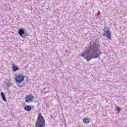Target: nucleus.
Segmentation results:
<instances>
[{"label": "nucleus", "mask_w": 127, "mask_h": 127, "mask_svg": "<svg viewBox=\"0 0 127 127\" xmlns=\"http://www.w3.org/2000/svg\"><path fill=\"white\" fill-rule=\"evenodd\" d=\"M99 49H100V46L96 44H91L86 50H84L81 56L87 61H90L94 58H98L103 54L102 52L99 51Z\"/></svg>", "instance_id": "nucleus-1"}, {"label": "nucleus", "mask_w": 127, "mask_h": 127, "mask_svg": "<svg viewBox=\"0 0 127 127\" xmlns=\"http://www.w3.org/2000/svg\"><path fill=\"white\" fill-rule=\"evenodd\" d=\"M46 125V123L45 122L44 118H43V116H42V114H41V113H39L36 122L35 127H45Z\"/></svg>", "instance_id": "nucleus-2"}, {"label": "nucleus", "mask_w": 127, "mask_h": 127, "mask_svg": "<svg viewBox=\"0 0 127 127\" xmlns=\"http://www.w3.org/2000/svg\"><path fill=\"white\" fill-rule=\"evenodd\" d=\"M25 76L22 74H19L15 77V81L18 87H22L20 84L24 81Z\"/></svg>", "instance_id": "nucleus-3"}, {"label": "nucleus", "mask_w": 127, "mask_h": 127, "mask_svg": "<svg viewBox=\"0 0 127 127\" xmlns=\"http://www.w3.org/2000/svg\"><path fill=\"white\" fill-rule=\"evenodd\" d=\"M26 103H31L34 100V96L32 95H26L25 97Z\"/></svg>", "instance_id": "nucleus-4"}, {"label": "nucleus", "mask_w": 127, "mask_h": 127, "mask_svg": "<svg viewBox=\"0 0 127 127\" xmlns=\"http://www.w3.org/2000/svg\"><path fill=\"white\" fill-rule=\"evenodd\" d=\"M105 33H106V34H105V36H106L108 39H111V38H112V36L111 35V32L110 30H106Z\"/></svg>", "instance_id": "nucleus-5"}, {"label": "nucleus", "mask_w": 127, "mask_h": 127, "mask_svg": "<svg viewBox=\"0 0 127 127\" xmlns=\"http://www.w3.org/2000/svg\"><path fill=\"white\" fill-rule=\"evenodd\" d=\"M90 122H91V119L89 118H84L83 119V122L84 124H89Z\"/></svg>", "instance_id": "nucleus-6"}, {"label": "nucleus", "mask_w": 127, "mask_h": 127, "mask_svg": "<svg viewBox=\"0 0 127 127\" xmlns=\"http://www.w3.org/2000/svg\"><path fill=\"white\" fill-rule=\"evenodd\" d=\"M12 69L13 72H16V71H17V70L19 69V67H18V66L13 65V66H12Z\"/></svg>", "instance_id": "nucleus-7"}, {"label": "nucleus", "mask_w": 127, "mask_h": 127, "mask_svg": "<svg viewBox=\"0 0 127 127\" xmlns=\"http://www.w3.org/2000/svg\"><path fill=\"white\" fill-rule=\"evenodd\" d=\"M18 32L20 36H22L23 34H25V32L24 31L23 29H20L18 30Z\"/></svg>", "instance_id": "nucleus-8"}, {"label": "nucleus", "mask_w": 127, "mask_h": 127, "mask_svg": "<svg viewBox=\"0 0 127 127\" xmlns=\"http://www.w3.org/2000/svg\"><path fill=\"white\" fill-rule=\"evenodd\" d=\"M24 110L27 112H30L31 111V107L29 105H26L24 108Z\"/></svg>", "instance_id": "nucleus-9"}, {"label": "nucleus", "mask_w": 127, "mask_h": 127, "mask_svg": "<svg viewBox=\"0 0 127 127\" xmlns=\"http://www.w3.org/2000/svg\"><path fill=\"white\" fill-rule=\"evenodd\" d=\"M0 95L4 102H6V98H5V96H4V93H3V92H1Z\"/></svg>", "instance_id": "nucleus-10"}, {"label": "nucleus", "mask_w": 127, "mask_h": 127, "mask_svg": "<svg viewBox=\"0 0 127 127\" xmlns=\"http://www.w3.org/2000/svg\"><path fill=\"white\" fill-rule=\"evenodd\" d=\"M121 107L117 106V108H116V110L118 111L119 112V113H120V112H121Z\"/></svg>", "instance_id": "nucleus-11"}, {"label": "nucleus", "mask_w": 127, "mask_h": 127, "mask_svg": "<svg viewBox=\"0 0 127 127\" xmlns=\"http://www.w3.org/2000/svg\"><path fill=\"white\" fill-rule=\"evenodd\" d=\"M6 86H7V87H8V88H9V87H10V86H11V83H7Z\"/></svg>", "instance_id": "nucleus-12"}]
</instances>
